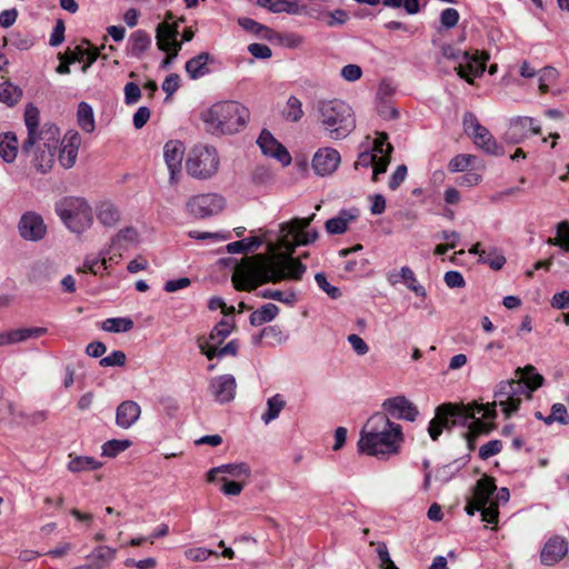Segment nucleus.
Instances as JSON below:
<instances>
[{
	"mask_svg": "<svg viewBox=\"0 0 569 569\" xmlns=\"http://www.w3.org/2000/svg\"><path fill=\"white\" fill-rule=\"evenodd\" d=\"M197 347L199 351L211 361L213 358H218L219 347L212 346L204 341V336L197 338Z\"/></svg>",
	"mask_w": 569,
	"mask_h": 569,
	"instance_id": "338daca9",
	"label": "nucleus"
},
{
	"mask_svg": "<svg viewBox=\"0 0 569 569\" xmlns=\"http://www.w3.org/2000/svg\"><path fill=\"white\" fill-rule=\"evenodd\" d=\"M541 127L532 117H515L510 120L505 133L507 142L518 144L532 134L540 133Z\"/></svg>",
	"mask_w": 569,
	"mask_h": 569,
	"instance_id": "ddd939ff",
	"label": "nucleus"
},
{
	"mask_svg": "<svg viewBox=\"0 0 569 569\" xmlns=\"http://www.w3.org/2000/svg\"><path fill=\"white\" fill-rule=\"evenodd\" d=\"M557 69L552 67H545L537 72L539 89L541 92H548L550 86L556 82L558 78Z\"/></svg>",
	"mask_w": 569,
	"mask_h": 569,
	"instance_id": "864d4df0",
	"label": "nucleus"
},
{
	"mask_svg": "<svg viewBox=\"0 0 569 569\" xmlns=\"http://www.w3.org/2000/svg\"><path fill=\"white\" fill-rule=\"evenodd\" d=\"M568 552V542L560 536H553L545 543L540 552V561L545 566L558 563Z\"/></svg>",
	"mask_w": 569,
	"mask_h": 569,
	"instance_id": "aec40b11",
	"label": "nucleus"
},
{
	"mask_svg": "<svg viewBox=\"0 0 569 569\" xmlns=\"http://www.w3.org/2000/svg\"><path fill=\"white\" fill-rule=\"evenodd\" d=\"M96 217L104 228H114L121 221L122 212L111 200L104 199L94 204Z\"/></svg>",
	"mask_w": 569,
	"mask_h": 569,
	"instance_id": "5701e85b",
	"label": "nucleus"
},
{
	"mask_svg": "<svg viewBox=\"0 0 569 569\" xmlns=\"http://www.w3.org/2000/svg\"><path fill=\"white\" fill-rule=\"evenodd\" d=\"M187 173L197 180H208L219 170L220 158L212 146H194L186 160Z\"/></svg>",
	"mask_w": 569,
	"mask_h": 569,
	"instance_id": "1a4fd4ad",
	"label": "nucleus"
},
{
	"mask_svg": "<svg viewBox=\"0 0 569 569\" xmlns=\"http://www.w3.org/2000/svg\"><path fill=\"white\" fill-rule=\"evenodd\" d=\"M317 20H323L329 28L343 26L349 19V13L345 9H336L333 11H319L313 16Z\"/></svg>",
	"mask_w": 569,
	"mask_h": 569,
	"instance_id": "37998d69",
	"label": "nucleus"
},
{
	"mask_svg": "<svg viewBox=\"0 0 569 569\" xmlns=\"http://www.w3.org/2000/svg\"><path fill=\"white\" fill-rule=\"evenodd\" d=\"M233 325L226 319L220 320L204 337V341L208 343L220 347V345L231 335Z\"/></svg>",
	"mask_w": 569,
	"mask_h": 569,
	"instance_id": "f704fd0d",
	"label": "nucleus"
},
{
	"mask_svg": "<svg viewBox=\"0 0 569 569\" xmlns=\"http://www.w3.org/2000/svg\"><path fill=\"white\" fill-rule=\"evenodd\" d=\"M496 489L495 480L489 477H483L477 481L473 488L472 498L480 505V507H485L491 502L490 499Z\"/></svg>",
	"mask_w": 569,
	"mask_h": 569,
	"instance_id": "c756f323",
	"label": "nucleus"
},
{
	"mask_svg": "<svg viewBox=\"0 0 569 569\" xmlns=\"http://www.w3.org/2000/svg\"><path fill=\"white\" fill-rule=\"evenodd\" d=\"M472 159L473 157L470 154H457L449 161L448 168L451 172L465 171L471 164Z\"/></svg>",
	"mask_w": 569,
	"mask_h": 569,
	"instance_id": "bf43d9fd",
	"label": "nucleus"
},
{
	"mask_svg": "<svg viewBox=\"0 0 569 569\" xmlns=\"http://www.w3.org/2000/svg\"><path fill=\"white\" fill-rule=\"evenodd\" d=\"M69 457L70 461L68 462V470L71 472L92 471L102 467V463L92 457L73 455H70Z\"/></svg>",
	"mask_w": 569,
	"mask_h": 569,
	"instance_id": "4c0bfd02",
	"label": "nucleus"
},
{
	"mask_svg": "<svg viewBox=\"0 0 569 569\" xmlns=\"http://www.w3.org/2000/svg\"><path fill=\"white\" fill-rule=\"evenodd\" d=\"M116 556L117 549L101 545L96 547L87 559L90 560L89 562L92 566L99 567V569H104L110 566V563L116 559Z\"/></svg>",
	"mask_w": 569,
	"mask_h": 569,
	"instance_id": "2f4dec72",
	"label": "nucleus"
},
{
	"mask_svg": "<svg viewBox=\"0 0 569 569\" xmlns=\"http://www.w3.org/2000/svg\"><path fill=\"white\" fill-rule=\"evenodd\" d=\"M140 406L131 400L119 405L116 412V422L119 427H131L140 417Z\"/></svg>",
	"mask_w": 569,
	"mask_h": 569,
	"instance_id": "a878e982",
	"label": "nucleus"
},
{
	"mask_svg": "<svg viewBox=\"0 0 569 569\" xmlns=\"http://www.w3.org/2000/svg\"><path fill=\"white\" fill-rule=\"evenodd\" d=\"M133 321L129 317L108 318L101 323V329L107 332H128L133 328Z\"/></svg>",
	"mask_w": 569,
	"mask_h": 569,
	"instance_id": "a18cd8bd",
	"label": "nucleus"
},
{
	"mask_svg": "<svg viewBox=\"0 0 569 569\" xmlns=\"http://www.w3.org/2000/svg\"><path fill=\"white\" fill-rule=\"evenodd\" d=\"M286 401L280 393H276L267 400V411L262 413L261 420L268 425L279 417L281 410L284 408Z\"/></svg>",
	"mask_w": 569,
	"mask_h": 569,
	"instance_id": "c03bdc74",
	"label": "nucleus"
},
{
	"mask_svg": "<svg viewBox=\"0 0 569 569\" xmlns=\"http://www.w3.org/2000/svg\"><path fill=\"white\" fill-rule=\"evenodd\" d=\"M310 219L295 218L279 226V240L281 246L291 254L296 247L308 246L318 238L316 229H308Z\"/></svg>",
	"mask_w": 569,
	"mask_h": 569,
	"instance_id": "9d476101",
	"label": "nucleus"
},
{
	"mask_svg": "<svg viewBox=\"0 0 569 569\" xmlns=\"http://www.w3.org/2000/svg\"><path fill=\"white\" fill-rule=\"evenodd\" d=\"M517 373L518 379L500 381L497 385L492 402L440 405L427 427H496L492 421L498 417L497 408L505 419L522 416L521 403L531 400L532 392L542 386L543 377L532 366L518 369Z\"/></svg>",
	"mask_w": 569,
	"mask_h": 569,
	"instance_id": "f257e3e1",
	"label": "nucleus"
},
{
	"mask_svg": "<svg viewBox=\"0 0 569 569\" xmlns=\"http://www.w3.org/2000/svg\"><path fill=\"white\" fill-rule=\"evenodd\" d=\"M210 59V54L208 52H201L196 57L189 59L186 62V72L189 78L192 80L199 79L209 73V68L207 67Z\"/></svg>",
	"mask_w": 569,
	"mask_h": 569,
	"instance_id": "7c9ffc66",
	"label": "nucleus"
},
{
	"mask_svg": "<svg viewBox=\"0 0 569 569\" xmlns=\"http://www.w3.org/2000/svg\"><path fill=\"white\" fill-rule=\"evenodd\" d=\"M398 277L405 282L407 288L411 290L416 296L426 297L427 292L425 287L418 283L417 277L410 267H401ZM388 280L391 284H396L399 282L396 274H390Z\"/></svg>",
	"mask_w": 569,
	"mask_h": 569,
	"instance_id": "bb28decb",
	"label": "nucleus"
},
{
	"mask_svg": "<svg viewBox=\"0 0 569 569\" xmlns=\"http://www.w3.org/2000/svg\"><path fill=\"white\" fill-rule=\"evenodd\" d=\"M47 328H43V327H32V328H19V329H13V330H9V338H10V343L13 345V343H19V342H23L28 339H36V338H39V337H42L47 333Z\"/></svg>",
	"mask_w": 569,
	"mask_h": 569,
	"instance_id": "a19ab883",
	"label": "nucleus"
},
{
	"mask_svg": "<svg viewBox=\"0 0 569 569\" xmlns=\"http://www.w3.org/2000/svg\"><path fill=\"white\" fill-rule=\"evenodd\" d=\"M443 281L447 287L453 288H463L466 286L465 278L460 271L450 270L445 273Z\"/></svg>",
	"mask_w": 569,
	"mask_h": 569,
	"instance_id": "0e129e2a",
	"label": "nucleus"
},
{
	"mask_svg": "<svg viewBox=\"0 0 569 569\" xmlns=\"http://www.w3.org/2000/svg\"><path fill=\"white\" fill-rule=\"evenodd\" d=\"M131 445L132 442L128 439H112L102 445L101 453L104 457L114 458L127 450Z\"/></svg>",
	"mask_w": 569,
	"mask_h": 569,
	"instance_id": "8fccbe9b",
	"label": "nucleus"
},
{
	"mask_svg": "<svg viewBox=\"0 0 569 569\" xmlns=\"http://www.w3.org/2000/svg\"><path fill=\"white\" fill-rule=\"evenodd\" d=\"M62 143L59 161L63 168L69 169L73 167L77 161L81 137L77 131H69L64 136Z\"/></svg>",
	"mask_w": 569,
	"mask_h": 569,
	"instance_id": "b1692460",
	"label": "nucleus"
},
{
	"mask_svg": "<svg viewBox=\"0 0 569 569\" xmlns=\"http://www.w3.org/2000/svg\"><path fill=\"white\" fill-rule=\"evenodd\" d=\"M305 112L302 109L301 100L296 96H290L287 100L286 107L282 110V116L287 121L298 122L302 119Z\"/></svg>",
	"mask_w": 569,
	"mask_h": 569,
	"instance_id": "de8ad7c7",
	"label": "nucleus"
},
{
	"mask_svg": "<svg viewBox=\"0 0 569 569\" xmlns=\"http://www.w3.org/2000/svg\"><path fill=\"white\" fill-rule=\"evenodd\" d=\"M340 162L341 156L337 149L323 147L313 154L311 166L317 176L328 177L337 171Z\"/></svg>",
	"mask_w": 569,
	"mask_h": 569,
	"instance_id": "4468645a",
	"label": "nucleus"
},
{
	"mask_svg": "<svg viewBox=\"0 0 569 569\" xmlns=\"http://www.w3.org/2000/svg\"><path fill=\"white\" fill-rule=\"evenodd\" d=\"M22 97V90L11 82L0 83V102L13 107Z\"/></svg>",
	"mask_w": 569,
	"mask_h": 569,
	"instance_id": "49530a36",
	"label": "nucleus"
},
{
	"mask_svg": "<svg viewBox=\"0 0 569 569\" xmlns=\"http://www.w3.org/2000/svg\"><path fill=\"white\" fill-rule=\"evenodd\" d=\"M279 307L272 302L264 303L259 309L252 311L249 316V322L252 327H260L263 323L271 322L279 315Z\"/></svg>",
	"mask_w": 569,
	"mask_h": 569,
	"instance_id": "473e14b6",
	"label": "nucleus"
},
{
	"mask_svg": "<svg viewBox=\"0 0 569 569\" xmlns=\"http://www.w3.org/2000/svg\"><path fill=\"white\" fill-rule=\"evenodd\" d=\"M462 126L465 133L471 138L473 143L485 153L490 156L503 154V147L499 144L490 131L479 122L473 112H465Z\"/></svg>",
	"mask_w": 569,
	"mask_h": 569,
	"instance_id": "9b49d317",
	"label": "nucleus"
},
{
	"mask_svg": "<svg viewBox=\"0 0 569 569\" xmlns=\"http://www.w3.org/2000/svg\"><path fill=\"white\" fill-rule=\"evenodd\" d=\"M238 24L247 32L256 36L257 38L271 41L274 37V31L269 27L247 17L238 19Z\"/></svg>",
	"mask_w": 569,
	"mask_h": 569,
	"instance_id": "72a5a7b5",
	"label": "nucleus"
},
{
	"mask_svg": "<svg viewBox=\"0 0 569 569\" xmlns=\"http://www.w3.org/2000/svg\"><path fill=\"white\" fill-rule=\"evenodd\" d=\"M392 150L393 147L388 142L387 133H379L378 137L373 140L372 148L369 151L377 153V159H381L382 157L390 158Z\"/></svg>",
	"mask_w": 569,
	"mask_h": 569,
	"instance_id": "5fc2aeb1",
	"label": "nucleus"
},
{
	"mask_svg": "<svg viewBox=\"0 0 569 569\" xmlns=\"http://www.w3.org/2000/svg\"><path fill=\"white\" fill-rule=\"evenodd\" d=\"M68 54V62H83L81 66V72L87 73L89 68L97 61L99 58V50L92 47H83V44L77 46L72 51L66 52Z\"/></svg>",
	"mask_w": 569,
	"mask_h": 569,
	"instance_id": "393cba45",
	"label": "nucleus"
},
{
	"mask_svg": "<svg viewBox=\"0 0 569 569\" xmlns=\"http://www.w3.org/2000/svg\"><path fill=\"white\" fill-rule=\"evenodd\" d=\"M126 363V355L121 350H113L110 355L107 357H103L100 360L101 367H121Z\"/></svg>",
	"mask_w": 569,
	"mask_h": 569,
	"instance_id": "052dcab7",
	"label": "nucleus"
},
{
	"mask_svg": "<svg viewBox=\"0 0 569 569\" xmlns=\"http://www.w3.org/2000/svg\"><path fill=\"white\" fill-rule=\"evenodd\" d=\"M109 252V249H103L98 254H88L84 258L83 267L93 274H103L108 269L107 256Z\"/></svg>",
	"mask_w": 569,
	"mask_h": 569,
	"instance_id": "58836bf2",
	"label": "nucleus"
},
{
	"mask_svg": "<svg viewBox=\"0 0 569 569\" xmlns=\"http://www.w3.org/2000/svg\"><path fill=\"white\" fill-rule=\"evenodd\" d=\"M460 19V14L457 9L455 8H447L441 11L440 13V23L441 27L445 29H452L455 28Z\"/></svg>",
	"mask_w": 569,
	"mask_h": 569,
	"instance_id": "13d9d810",
	"label": "nucleus"
},
{
	"mask_svg": "<svg viewBox=\"0 0 569 569\" xmlns=\"http://www.w3.org/2000/svg\"><path fill=\"white\" fill-rule=\"evenodd\" d=\"M488 59V54L483 53L478 56L465 51L463 60L457 68L458 76L465 79L468 83H473L475 78H480L483 74Z\"/></svg>",
	"mask_w": 569,
	"mask_h": 569,
	"instance_id": "a211bd4d",
	"label": "nucleus"
},
{
	"mask_svg": "<svg viewBox=\"0 0 569 569\" xmlns=\"http://www.w3.org/2000/svg\"><path fill=\"white\" fill-rule=\"evenodd\" d=\"M259 297L277 300L289 306H292L297 301V295L295 291L283 292L280 290L263 289L259 292Z\"/></svg>",
	"mask_w": 569,
	"mask_h": 569,
	"instance_id": "603ef678",
	"label": "nucleus"
},
{
	"mask_svg": "<svg viewBox=\"0 0 569 569\" xmlns=\"http://www.w3.org/2000/svg\"><path fill=\"white\" fill-rule=\"evenodd\" d=\"M77 120H78V126L84 132L91 133L94 131L96 121H94L93 109L88 102L81 101L78 104Z\"/></svg>",
	"mask_w": 569,
	"mask_h": 569,
	"instance_id": "e433bc0d",
	"label": "nucleus"
},
{
	"mask_svg": "<svg viewBox=\"0 0 569 569\" xmlns=\"http://www.w3.org/2000/svg\"><path fill=\"white\" fill-rule=\"evenodd\" d=\"M209 390L217 402L228 403L232 401L236 396V378L230 373L213 377L209 381Z\"/></svg>",
	"mask_w": 569,
	"mask_h": 569,
	"instance_id": "6ab92c4d",
	"label": "nucleus"
},
{
	"mask_svg": "<svg viewBox=\"0 0 569 569\" xmlns=\"http://www.w3.org/2000/svg\"><path fill=\"white\" fill-rule=\"evenodd\" d=\"M382 408L385 413H375L368 421L366 427H401L398 423L390 421L389 417L415 422L419 411L418 408L408 400L405 396H397L388 398L383 401Z\"/></svg>",
	"mask_w": 569,
	"mask_h": 569,
	"instance_id": "6e6552de",
	"label": "nucleus"
},
{
	"mask_svg": "<svg viewBox=\"0 0 569 569\" xmlns=\"http://www.w3.org/2000/svg\"><path fill=\"white\" fill-rule=\"evenodd\" d=\"M360 216L357 207L343 208L338 211L337 216L326 221L325 228L329 234H342L348 230L351 222L356 221Z\"/></svg>",
	"mask_w": 569,
	"mask_h": 569,
	"instance_id": "4be33fe9",
	"label": "nucleus"
},
{
	"mask_svg": "<svg viewBox=\"0 0 569 569\" xmlns=\"http://www.w3.org/2000/svg\"><path fill=\"white\" fill-rule=\"evenodd\" d=\"M506 257L497 247H489L486 251H481L479 263L488 264L492 270H500L506 264Z\"/></svg>",
	"mask_w": 569,
	"mask_h": 569,
	"instance_id": "ea45409f",
	"label": "nucleus"
},
{
	"mask_svg": "<svg viewBox=\"0 0 569 569\" xmlns=\"http://www.w3.org/2000/svg\"><path fill=\"white\" fill-rule=\"evenodd\" d=\"M169 19H171V14L156 28V40L160 51L168 50L174 47V44H181L178 41L180 34L179 21L170 22Z\"/></svg>",
	"mask_w": 569,
	"mask_h": 569,
	"instance_id": "412c9836",
	"label": "nucleus"
},
{
	"mask_svg": "<svg viewBox=\"0 0 569 569\" xmlns=\"http://www.w3.org/2000/svg\"><path fill=\"white\" fill-rule=\"evenodd\" d=\"M216 470H219L220 473H228L234 478L248 479L251 476V470L249 466L244 462L221 465L219 467H216Z\"/></svg>",
	"mask_w": 569,
	"mask_h": 569,
	"instance_id": "3c124183",
	"label": "nucleus"
},
{
	"mask_svg": "<svg viewBox=\"0 0 569 569\" xmlns=\"http://www.w3.org/2000/svg\"><path fill=\"white\" fill-rule=\"evenodd\" d=\"M257 143L264 156L278 160L282 166H289L291 163L292 158L290 153L269 130L263 129L260 132Z\"/></svg>",
	"mask_w": 569,
	"mask_h": 569,
	"instance_id": "dca6fc26",
	"label": "nucleus"
},
{
	"mask_svg": "<svg viewBox=\"0 0 569 569\" xmlns=\"http://www.w3.org/2000/svg\"><path fill=\"white\" fill-rule=\"evenodd\" d=\"M183 154L184 146L179 140H170L163 147V158L169 171V181L172 184L179 181Z\"/></svg>",
	"mask_w": 569,
	"mask_h": 569,
	"instance_id": "f3484780",
	"label": "nucleus"
},
{
	"mask_svg": "<svg viewBox=\"0 0 569 569\" xmlns=\"http://www.w3.org/2000/svg\"><path fill=\"white\" fill-rule=\"evenodd\" d=\"M56 151L57 150L37 148L32 163L38 172L47 173L52 168L54 163Z\"/></svg>",
	"mask_w": 569,
	"mask_h": 569,
	"instance_id": "79ce46f5",
	"label": "nucleus"
},
{
	"mask_svg": "<svg viewBox=\"0 0 569 569\" xmlns=\"http://www.w3.org/2000/svg\"><path fill=\"white\" fill-rule=\"evenodd\" d=\"M224 207V197L216 192H207L191 196L186 201L184 210L194 219H207L220 213Z\"/></svg>",
	"mask_w": 569,
	"mask_h": 569,
	"instance_id": "f8f14e48",
	"label": "nucleus"
},
{
	"mask_svg": "<svg viewBox=\"0 0 569 569\" xmlns=\"http://www.w3.org/2000/svg\"><path fill=\"white\" fill-rule=\"evenodd\" d=\"M250 110L241 102L224 100L213 103L202 114L206 130L217 137L242 132L250 121Z\"/></svg>",
	"mask_w": 569,
	"mask_h": 569,
	"instance_id": "7ed1b4c3",
	"label": "nucleus"
},
{
	"mask_svg": "<svg viewBox=\"0 0 569 569\" xmlns=\"http://www.w3.org/2000/svg\"><path fill=\"white\" fill-rule=\"evenodd\" d=\"M56 213L63 224L74 233H82L93 223V212L82 197H64L54 204Z\"/></svg>",
	"mask_w": 569,
	"mask_h": 569,
	"instance_id": "0eeeda50",
	"label": "nucleus"
},
{
	"mask_svg": "<svg viewBox=\"0 0 569 569\" xmlns=\"http://www.w3.org/2000/svg\"><path fill=\"white\" fill-rule=\"evenodd\" d=\"M315 280L318 287L322 291H325L330 298L338 299L339 297H341V290L338 287L330 284L323 272L316 273Z\"/></svg>",
	"mask_w": 569,
	"mask_h": 569,
	"instance_id": "6e6d98bb",
	"label": "nucleus"
},
{
	"mask_svg": "<svg viewBox=\"0 0 569 569\" xmlns=\"http://www.w3.org/2000/svg\"><path fill=\"white\" fill-rule=\"evenodd\" d=\"M19 142L14 132L0 133V157L7 163H12L18 154Z\"/></svg>",
	"mask_w": 569,
	"mask_h": 569,
	"instance_id": "cd10ccee",
	"label": "nucleus"
},
{
	"mask_svg": "<svg viewBox=\"0 0 569 569\" xmlns=\"http://www.w3.org/2000/svg\"><path fill=\"white\" fill-rule=\"evenodd\" d=\"M317 121L326 137L331 140H343L356 128L352 108L339 99L320 101L317 107Z\"/></svg>",
	"mask_w": 569,
	"mask_h": 569,
	"instance_id": "20e7f679",
	"label": "nucleus"
},
{
	"mask_svg": "<svg viewBox=\"0 0 569 569\" xmlns=\"http://www.w3.org/2000/svg\"><path fill=\"white\" fill-rule=\"evenodd\" d=\"M138 239V232L133 227H126L120 229L112 238H111V247L119 246L122 241L134 242Z\"/></svg>",
	"mask_w": 569,
	"mask_h": 569,
	"instance_id": "4d7b16f0",
	"label": "nucleus"
},
{
	"mask_svg": "<svg viewBox=\"0 0 569 569\" xmlns=\"http://www.w3.org/2000/svg\"><path fill=\"white\" fill-rule=\"evenodd\" d=\"M124 103L128 106L137 103L141 98V89L136 82H128L124 86Z\"/></svg>",
	"mask_w": 569,
	"mask_h": 569,
	"instance_id": "680f3d73",
	"label": "nucleus"
},
{
	"mask_svg": "<svg viewBox=\"0 0 569 569\" xmlns=\"http://www.w3.org/2000/svg\"><path fill=\"white\" fill-rule=\"evenodd\" d=\"M64 31H66V27H64L63 20H61V19L57 20V22L52 29V32L50 34L49 44L51 47L60 46L64 41Z\"/></svg>",
	"mask_w": 569,
	"mask_h": 569,
	"instance_id": "69168bd1",
	"label": "nucleus"
},
{
	"mask_svg": "<svg viewBox=\"0 0 569 569\" xmlns=\"http://www.w3.org/2000/svg\"><path fill=\"white\" fill-rule=\"evenodd\" d=\"M151 37L144 30H136L129 38V53L131 57L140 59L151 46Z\"/></svg>",
	"mask_w": 569,
	"mask_h": 569,
	"instance_id": "c85d7f7f",
	"label": "nucleus"
},
{
	"mask_svg": "<svg viewBox=\"0 0 569 569\" xmlns=\"http://www.w3.org/2000/svg\"><path fill=\"white\" fill-rule=\"evenodd\" d=\"M402 441L401 429H382L381 431L362 429L358 447L362 453L386 459L399 451Z\"/></svg>",
	"mask_w": 569,
	"mask_h": 569,
	"instance_id": "423d86ee",
	"label": "nucleus"
},
{
	"mask_svg": "<svg viewBox=\"0 0 569 569\" xmlns=\"http://www.w3.org/2000/svg\"><path fill=\"white\" fill-rule=\"evenodd\" d=\"M550 305L558 310L569 309V290L555 293L550 300Z\"/></svg>",
	"mask_w": 569,
	"mask_h": 569,
	"instance_id": "774afa93",
	"label": "nucleus"
},
{
	"mask_svg": "<svg viewBox=\"0 0 569 569\" xmlns=\"http://www.w3.org/2000/svg\"><path fill=\"white\" fill-rule=\"evenodd\" d=\"M306 270V266L292 257L272 261L262 254H256L242 259L234 270L232 282L238 290L251 291L259 284L276 283L286 278L299 280Z\"/></svg>",
	"mask_w": 569,
	"mask_h": 569,
	"instance_id": "f03ea898",
	"label": "nucleus"
},
{
	"mask_svg": "<svg viewBox=\"0 0 569 569\" xmlns=\"http://www.w3.org/2000/svg\"><path fill=\"white\" fill-rule=\"evenodd\" d=\"M39 109L29 103L24 110V124L28 137L21 146L22 153H29L36 146L38 149L57 150L60 140V129L51 122L39 124Z\"/></svg>",
	"mask_w": 569,
	"mask_h": 569,
	"instance_id": "39448f33",
	"label": "nucleus"
},
{
	"mask_svg": "<svg viewBox=\"0 0 569 569\" xmlns=\"http://www.w3.org/2000/svg\"><path fill=\"white\" fill-rule=\"evenodd\" d=\"M557 238H549L547 243L560 247L563 251L569 252V222L561 221L557 224Z\"/></svg>",
	"mask_w": 569,
	"mask_h": 569,
	"instance_id": "09e8293b",
	"label": "nucleus"
},
{
	"mask_svg": "<svg viewBox=\"0 0 569 569\" xmlns=\"http://www.w3.org/2000/svg\"><path fill=\"white\" fill-rule=\"evenodd\" d=\"M18 230L24 240L33 242L43 239L47 233L42 217L34 211H28L21 216Z\"/></svg>",
	"mask_w": 569,
	"mask_h": 569,
	"instance_id": "2eb2a0df",
	"label": "nucleus"
},
{
	"mask_svg": "<svg viewBox=\"0 0 569 569\" xmlns=\"http://www.w3.org/2000/svg\"><path fill=\"white\" fill-rule=\"evenodd\" d=\"M502 449L500 440H490L479 449V456L481 459H488L495 455H498Z\"/></svg>",
	"mask_w": 569,
	"mask_h": 569,
	"instance_id": "e2e57ef3",
	"label": "nucleus"
},
{
	"mask_svg": "<svg viewBox=\"0 0 569 569\" xmlns=\"http://www.w3.org/2000/svg\"><path fill=\"white\" fill-rule=\"evenodd\" d=\"M533 416L538 420L543 421L546 425H551L553 422H558L560 425L569 423L568 411H567L566 406L562 403H555L551 407L550 413L547 416L542 415L540 411H535Z\"/></svg>",
	"mask_w": 569,
	"mask_h": 569,
	"instance_id": "c9c22d12",
	"label": "nucleus"
}]
</instances>
